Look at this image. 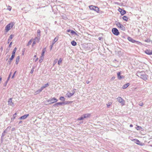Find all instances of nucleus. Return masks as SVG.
<instances>
[{"label":"nucleus","mask_w":152,"mask_h":152,"mask_svg":"<svg viewBox=\"0 0 152 152\" xmlns=\"http://www.w3.org/2000/svg\"><path fill=\"white\" fill-rule=\"evenodd\" d=\"M14 24L13 22H11L8 24L5 27V31L8 32L12 27Z\"/></svg>","instance_id":"obj_1"},{"label":"nucleus","mask_w":152,"mask_h":152,"mask_svg":"<svg viewBox=\"0 0 152 152\" xmlns=\"http://www.w3.org/2000/svg\"><path fill=\"white\" fill-rule=\"evenodd\" d=\"M117 101L121 104L123 106L125 105V101L121 97H118L117 98Z\"/></svg>","instance_id":"obj_2"},{"label":"nucleus","mask_w":152,"mask_h":152,"mask_svg":"<svg viewBox=\"0 0 152 152\" xmlns=\"http://www.w3.org/2000/svg\"><path fill=\"white\" fill-rule=\"evenodd\" d=\"M116 25L119 28L122 30L124 31L125 30V28L124 26L120 23H116Z\"/></svg>","instance_id":"obj_3"},{"label":"nucleus","mask_w":152,"mask_h":152,"mask_svg":"<svg viewBox=\"0 0 152 152\" xmlns=\"http://www.w3.org/2000/svg\"><path fill=\"white\" fill-rule=\"evenodd\" d=\"M89 7L90 10H95L97 12H98L99 11V8L97 7L91 5L89 6Z\"/></svg>","instance_id":"obj_4"},{"label":"nucleus","mask_w":152,"mask_h":152,"mask_svg":"<svg viewBox=\"0 0 152 152\" xmlns=\"http://www.w3.org/2000/svg\"><path fill=\"white\" fill-rule=\"evenodd\" d=\"M112 32L114 35H118L120 33L118 30L115 28H113L112 30Z\"/></svg>","instance_id":"obj_5"},{"label":"nucleus","mask_w":152,"mask_h":152,"mask_svg":"<svg viewBox=\"0 0 152 152\" xmlns=\"http://www.w3.org/2000/svg\"><path fill=\"white\" fill-rule=\"evenodd\" d=\"M145 73L144 72H138L136 74V75L138 77H140L142 76L145 75Z\"/></svg>","instance_id":"obj_6"},{"label":"nucleus","mask_w":152,"mask_h":152,"mask_svg":"<svg viewBox=\"0 0 152 152\" xmlns=\"http://www.w3.org/2000/svg\"><path fill=\"white\" fill-rule=\"evenodd\" d=\"M50 100H51V102H50V103H49V104L53 103L55 102H56L58 101V100L57 99H56L55 97L51 98Z\"/></svg>","instance_id":"obj_7"},{"label":"nucleus","mask_w":152,"mask_h":152,"mask_svg":"<svg viewBox=\"0 0 152 152\" xmlns=\"http://www.w3.org/2000/svg\"><path fill=\"white\" fill-rule=\"evenodd\" d=\"M132 141H134V142L137 144L140 145L141 146L142 145V144L140 143V142L138 140L133 139L132 140Z\"/></svg>","instance_id":"obj_8"},{"label":"nucleus","mask_w":152,"mask_h":152,"mask_svg":"<svg viewBox=\"0 0 152 152\" xmlns=\"http://www.w3.org/2000/svg\"><path fill=\"white\" fill-rule=\"evenodd\" d=\"M63 104H67V103H65V102H59L55 104L53 106L55 107H58V105H62Z\"/></svg>","instance_id":"obj_9"},{"label":"nucleus","mask_w":152,"mask_h":152,"mask_svg":"<svg viewBox=\"0 0 152 152\" xmlns=\"http://www.w3.org/2000/svg\"><path fill=\"white\" fill-rule=\"evenodd\" d=\"M37 37L36 38H38V42H39V39H40V31L39 30H37Z\"/></svg>","instance_id":"obj_10"},{"label":"nucleus","mask_w":152,"mask_h":152,"mask_svg":"<svg viewBox=\"0 0 152 152\" xmlns=\"http://www.w3.org/2000/svg\"><path fill=\"white\" fill-rule=\"evenodd\" d=\"M148 76L145 74V75H144L143 76L141 77L140 78L143 79V80H146L148 79Z\"/></svg>","instance_id":"obj_11"},{"label":"nucleus","mask_w":152,"mask_h":152,"mask_svg":"<svg viewBox=\"0 0 152 152\" xmlns=\"http://www.w3.org/2000/svg\"><path fill=\"white\" fill-rule=\"evenodd\" d=\"M29 115V114H27L26 115H24L22 116L20 118V119H24L26 118Z\"/></svg>","instance_id":"obj_12"},{"label":"nucleus","mask_w":152,"mask_h":152,"mask_svg":"<svg viewBox=\"0 0 152 152\" xmlns=\"http://www.w3.org/2000/svg\"><path fill=\"white\" fill-rule=\"evenodd\" d=\"M145 53L148 55H151L152 54V50H145Z\"/></svg>","instance_id":"obj_13"},{"label":"nucleus","mask_w":152,"mask_h":152,"mask_svg":"<svg viewBox=\"0 0 152 152\" xmlns=\"http://www.w3.org/2000/svg\"><path fill=\"white\" fill-rule=\"evenodd\" d=\"M91 114L89 113L85 114L83 115V116L85 118H89L91 116Z\"/></svg>","instance_id":"obj_14"},{"label":"nucleus","mask_w":152,"mask_h":152,"mask_svg":"<svg viewBox=\"0 0 152 152\" xmlns=\"http://www.w3.org/2000/svg\"><path fill=\"white\" fill-rule=\"evenodd\" d=\"M120 74L121 73L120 72H118L117 73L118 78L120 80L124 77V76H123L121 75Z\"/></svg>","instance_id":"obj_15"},{"label":"nucleus","mask_w":152,"mask_h":152,"mask_svg":"<svg viewBox=\"0 0 152 152\" xmlns=\"http://www.w3.org/2000/svg\"><path fill=\"white\" fill-rule=\"evenodd\" d=\"M9 104L10 105L13 106H14V104L12 102V99L10 98L8 102Z\"/></svg>","instance_id":"obj_16"},{"label":"nucleus","mask_w":152,"mask_h":152,"mask_svg":"<svg viewBox=\"0 0 152 152\" xmlns=\"http://www.w3.org/2000/svg\"><path fill=\"white\" fill-rule=\"evenodd\" d=\"M49 85L48 83H47V84H45L41 88V90H42L44 88H47L49 86Z\"/></svg>","instance_id":"obj_17"},{"label":"nucleus","mask_w":152,"mask_h":152,"mask_svg":"<svg viewBox=\"0 0 152 152\" xmlns=\"http://www.w3.org/2000/svg\"><path fill=\"white\" fill-rule=\"evenodd\" d=\"M14 37V35L13 34H11L8 39V43H9L10 42L11 40V39L13 38V37Z\"/></svg>","instance_id":"obj_18"},{"label":"nucleus","mask_w":152,"mask_h":152,"mask_svg":"<svg viewBox=\"0 0 152 152\" xmlns=\"http://www.w3.org/2000/svg\"><path fill=\"white\" fill-rule=\"evenodd\" d=\"M74 93H67L66 94V95L67 97H68V98H70L71 96H73V95L74 94Z\"/></svg>","instance_id":"obj_19"},{"label":"nucleus","mask_w":152,"mask_h":152,"mask_svg":"<svg viewBox=\"0 0 152 152\" xmlns=\"http://www.w3.org/2000/svg\"><path fill=\"white\" fill-rule=\"evenodd\" d=\"M42 90H41V88L38 89L37 91H36L34 93V94L37 95L39 94Z\"/></svg>","instance_id":"obj_20"},{"label":"nucleus","mask_w":152,"mask_h":152,"mask_svg":"<svg viewBox=\"0 0 152 152\" xmlns=\"http://www.w3.org/2000/svg\"><path fill=\"white\" fill-rule=\"evenodd\" d=\"M38 38H35L34 39V41L33 42L32 44V46L33 47L34 45L36 44V42H38Z\"/></svg>","instance_id":"obj_21"},{"label":"nucleus","mask_w":152,"mask_h":152,"mask_svg":"<svg viewBox=\"0 0 152 152\" xmlns=\"http://www.w3.org/2000/svg\"><path fill=\"white\" fill-rule=\"evenodd\" d=\"M58 37H56L54 39V40L53 42L52 43V45H53L56 42V41H58Z\"/></svg>","instance_id":"obj_22"},{"label":"nucleus","mask_w":152,"mask_h":152,"mask_svg":"<svg viewBox=\"0 0 152 152\" xmlns=\"http://www.w3.org/2000/svg\"><path fill=\"white\" fill-rule=\"evenodd\" d=\"M129 85L130 84L129 83H127V84H126L123 86L122 87V88L123 89H125L126 88H127Z\"/></svg>","instance_id":"obj_23"},{"label":"nucleus","mask_w":152,"mask_h":152,"mask_svg":"<svg viewBox=\"0 0 152 152\" xmlns=\"http://www.w3.org/2000/svg\"><path fill=\"white\" fill-rule=\"evenodd\" d=\"M19 59H20V56H18L17 57L16 59V62L15 63L16 64H17L19 61Z\"/></svg>","instance_id":"obj_24"},{"label":"nucleus","mask_w":152,"mask_h":152,"mask_svg":"<svg viewBox=\"0 0 152 152\" xmlns=\"http://www.w3.org/2000/svg\"><path fill=\"white\" fill-rule=\"evenodd\" d=\"M128 39L129 41H131V42H136V41L135 40L133 39L132 38L130 37H128Z\"/></svg>","instance_id":"obj_25"},{"label":"nucleus","mask_w":152,"mask_h":152,"mask_svg":"<svg viewBox=\"0 0 152 152\" xmlns=\"http://www.w3.org/2000/svg\"><path fill=\"white\" fill-rule=\"evenodd\" d=\"M46 51V48H44L42 50V52L41 54V56H44V54L45 51Z\"/></svg>","instance_id":"obj_26"},{"label":"nucleus","mask_w":152,"mask_h":152,"mask_svg":"<svg viewBox=\"0 0 152 152\" xmlns=\"http://www.w3.org/2000/svg\"><path fill=\"white\" fill-rule=\"evenodd\" d=\"M44 58V56H41L40 57V59L39 60V62L40 63H41L42 62Z\"/></svg>","instance_id":"obj_27"},{"label":"nucleus","mask_w":152,"mask_h":152,"mask_svg":"<svg viewBox=\"0 0 152 152\" xmlns=\"http://www.w3.org/2000/svg\"><path fill=\"white\" fill-rule=\"evenodd\" d=\"M72 45L73 46H75L77 45L76 42L75 41H73L71 42Z\"/></svg>","instance_id":"obj_28"},{"label":"nucleus","mask_w":152,"mask_h":152,"mask_svg":"<svg viewBox=\"0 0 152 152\" xmlns=\"http://www.w3.org/2000/svg\"><path fill=\"white\" fill-rule=\"evenodd\" d=\"M84 116H83V115L80 118H78L77 119V120L78 121H80L81 120H83L84 119Z\"/></svg>","instance_id":"obj_29"},{"label":"nucleus","mask_w":152,"mask_h":152,"mask_svg":"<svg viewBox=\"0 0 152 152\" xmlns=\"http://www.w3.org/2000/svg\"><path fill=\"white\" fill-rule=\"evenodd\" d=\"M15 54H12V56H11V58H10V61H11L12 59L14 58L15 56Z\"/></svg>","instance_id":"obj_30"},{"label":"nucleus","mask_w":152,"mask_h":152,"mask_svg":"<svg viewBox=\"0 0 152 152\" xmlns=\"http://www.w3.org/2000/svg\"><path fill=\"white\" fill-rule=\"evenodd\" d=\"M126 13V11L125 10H122L121 12V15H123Z\"/></svg>","instance_id":"obj_31"},{"label":"nucleus","mask_w":152,"mask_h":152,"mask_svg":"<svg viewBox=\"0 0 152 152\" xmlns=\"http://www.w3.org/2000/svg\"><path fill=\"white\" fill-rule=\"evenodd\" d=\"M125 21H127L128 20V18L126 16H124L122 18Z\"/></svg>","instance_id":"obj_32"},{"label":"nucleus","mask_w":152,"mask_h":152,"mask_svg":"<svg viewBox=\"0 0 152 152\" xmlns=\"http://www.w3.org/2000/svg\"><path fill=\"white\" fill-rule=\"evenodd\" d=\"M62 61V59L61 58H60L58 61V65H60Z\"/></svg>","instance_id":"obj_33"},{"label":"nucleus","mask_w":152,"mask_h":152,"mask_svg":"<svg viewBox=\"0 0 152 152\" xmlns=\"http://www.w3.org/2000/svg\"><path fill=\"white\" fill-rule=\"evenodd\" d=\"M16 50H17V48L15 47L14 49V50L13 51V52H12V54L15 55V53L16 52Z\"/></svg>","instance_id":"obj_34"},{"label":"nucleus","mask_w":152,"mask_h":152,"mask_svg":"<svg viewBox=\"0 0 152 152\" xmlns=\"http://www.w3.org/2000/svg\"><path fill=\"white\" fill-rule=\"evenodd\" d=\"M60 99L63 101H64L65 100V98L63 96H61L60 98Z\"/></svg>","instance_id":"obj_35"},{"label":"nucleus","mask_w":152,"mask_h":152,"mask_svg":"<svg viewBox=\"0 0 152 152\" xmlns=\"http://www.w3.org/2000/svg\"><path fill=\"white\" fill-rule=\"evenodd\" d=\"M142 127L140 126H137L136 127V129L137 130H140L141 129H142Z\"/></svg>","instance_id":"obj_36"},{"label":"nucleus","mask_w":152,"mask_h":152,"mask_svg":"<svg viewBox=\"0 0 152 152\" xmlns=\"http://www.w3.org/2000/svg\"><path fill=\"white\" fill-rule=\"evenodd\" d=\"M32 42V41L31 39L29 40V42H28V43H27V45L29 46V45H30L31 44V43Z\"/></svg>","instance_id":"obj_37"},{"label":"nucleus","mask_w":152,"mask_h":152,"mask_svg":"<svg viewBox=\"0 0 152 152\" xmlns=\"http://www.w3.org/2000/svg\"><path fill=\"white\" fill-rule=\"evenodd\" d=\"M11 9H12L11 7L10 6H9L8 7L7 9L8 10H9V11H10L11 10Z\"/></svg>","instance_id":"obj_38"},{"label":"nucleus","mask_w":152,"mask_h":152,"mask_svg":"<svg viewBox=\"0 0 152 152\" xmlns=\"http://www.w3.org/2000/svg\"><path fill=\"white\" fill-rule=\"evenodd\" d=\"M112 104L111 102H109L107 104V106L108 107Z\"/></svg>","instance_id":"obj_39"},{"label":"nucleus","mask_w":152,"mask_h":152,"mask_svg":"<svg viewBox=\"0 0 152 152\" xmlns=\"http://www.w3.org/2000/svg\"><path fill=\"white\" fill-rule=\"evenodd\" d=\"M34 68H33L31 71V72H30V73H31V74H32L34 72Z\"/></svg>","instance_id":"obj_40"},{"label":"nucleus","mask_w":152,"mask_h":152,"mask_svg":"<svg viewBox=\"0 0 152 152\" xmlns=\"http://www.w3.org/2000/svg\"><path fill=\"white\" fill-rule=\"evenodd\" d=\"M17 114V113H15L13 115V119L14 120L15 117H16V115Z\"/></svg>","instance_id":"obj_41"},{"label":"nucleus","mask_w":152,"mask_h":152,"mask_svg":"<svg viewBox=\"0 0 152 152\" xmlns=\"http://www.w3.org/2000/svg\"><path fill=\"white\" fill-rule=\"evenodd\" d=\"M57 59H56L54 61V62H53V64L54 65L57 62Z\"/></svg>","instance_id":"obj_42"},{"label":"nucleus","mask_w":152,"mask_h":152,"mask_svg":"<svg viewBox=\"0 0 152 152\" xmlns=\"http://www.w3.org/2000/svg\"><path fill=\"white\" fill-rule=\"evenodd\" d=\"M143 105V104L142 102H141L139 103V105L140 106H142Z\"/></svg>","instance_id":"obj_43"},{"label":"nucleus","mask_w":152,"mask_h":152,"mask_svg":"<svg viewBox=\"0 0 152 152\" xmlns=\"http://www.w3.org/2000/svg\"><path fill=\"white\" fill-rule=\"evenodd\" d=\"M16 73V71H15L14 73L13 74V75H12V78H13L14 77V76L15 75V74Z\"/></svg>","instance_id":"obj_44"},{"label":"nucleus","mask_w":152,"mask_h":152,"mask_svg":"<svg viewBox=\"0 0 152 152\" xmlns=\"http://www.w3.org/2000/svg\"><path fill=\"white\" fill-rule=\"evenodd\" d=\"M115 77H113L111 78V80H113L115 79Z\"/></svg>","instance_id":"obj_45"},{"label":"nucleus","mask_w":152,"mask_h":152,"mask_svg":"<svg viewBox=\"0 0 152 152\" xmlns=\"http://www.w3.org/2000/svg\"><path fill=\"white\" fill-rule=\"evenodd\" d=\"M12 42H11L10 43V44L9 45V47L10 48L11 47L12 44Z\"/></svg>","instance_id":"obj_46"},{"label":"nucleus","mask_w":152,"mask_h":152,"mask_svg":"<svg viewBox=\"0 0 152 152\" xmlns=\"http://www.w3.org/2000/svg\"><path fill=\"white\" fill-rule=\"evenodd\" d=\"M47 102L49 103V104L50 103V102H51L50 99H48L47 100Z\"/></svg>","instance_id":"obj_47"},{"label":"nucleus","mask_w":152,"mask_h":152,"mask_svg":"<svg viewBox=\"0 0 152 152\" xmlns=\"http://www.w3.org/2000/svg\"><path fill=\"white\" fill-rule=\"evenodd\" d=\"M71 33L72 34H75V32L73 31H72V30L71 31Z\"/></svg>","instance_id":"obj_48"},{"label":"nucleus","mask_w":152,"mask_h":152,"mask_svg":"<svg viewBox=\"0 0 152 152\" xmlns=\"http://www.w3.org/2000/svg\"><path fill=\"white\" fill-rule=\"evenodd\" d=\"M122 10L120 8L119 9H118V11L119 12H121V11Z\"/></svg>","instance_id":"obj_49"},{"label":"nucleus","mask_w":152,"mask_h":152,"mask_svg":"<svg viewBox=\"0 0 152 152\" xmlns=\"http://www.w3.org/2000/svg\"><path fill=\"white\" fill-rule=\"evenodd\" d=\"M145 41L147 42H149L150 41V40L148 39L147 40H146Z\"/></svg>","instance_id":"obj_50"},{"label":"nucleus","mask_w":152,"mask_h":152,"mask_svg":"<svg viewBox=\"0 0 152 152\" xmlns=\"http://www.w3.org/2000/svg\"><path fill=\"white\" fill-rule=\"evenodd\" d=\"M11 73H10V75H9V77H8V79H7V80H8L10 77V75H11Z\"/></svg>","instance_id":"obj_51"},{"label":"nucleus","mask_w":152,"mask_h":152,"mask_svg":"<svg viewBox=\"0 0 152 152\" xmlns=\"http://www.w3.org/2000/svg\"><path fill=\"white\" fill-rule=\"evenodd\" d=\"M1 80H2V77H0V84L1 83Z\"/></svg>","instance_id":"obj_52"},{"label":"nucleus","mask_w":152,"mask_h":152,"mask_svg":"<svg viewBox=\"0 0 152 152\" xmlns=\"http://www.w3.org/2000/svg\"><path fill=\"white\" fill-rule=\"evenodd\" d=\"M38 58H37L35 60V62H36V61H37V60H38Z\"/></svg>","instance_id":"obj_53"},{"label":"nucleus","mask_w":152,"mask_h":152,"mask_svg":"<svg viewBox=\"0 0 152 152\" xmlns=\"http://www.w3.org/2000/svg\"><path fill=\"white\" fill-rule=\"evenodd\" d=\"M89 83H90L89 81H86V83H87V84H88Z\"/></svg>","instance_id":"obj_54"},{"label":"nucleus","mask_w":152,"mask_h":152,"mask_svg":"<svg viewBox=\"0 0 152 152\" xmlns=\"http://www.w3.org/2000/svg\"><path fill=\"white\" fill-rule=\"evenodd\" d=\"M53 46V45H52H52L50 46V49L51 50L52 49Z\"/></svg>","instance_id":"obj_55"},{"label":"nucleus","mask_w":152,"mask_h":152,"mask_svg":"<svg viewBox=\"0 0 152 152\" xmlns=\"http://www.w3.org/2000/svg\"><path fill=\"white\" fill-rule=\"evenodd\" d=\"M130 127H133L132 125V124H130Z\"/></svg>","instance_id":"obj_56"},{"label":"nucleus","mask_w":152,"mask_h":152,"mask_svg":"<svg viewBox=\"0 0 152 152\" xmlns=\"http://www.w3.org/2000/svg\"><path fill=\"white\" fill-rule=\"evenodd\" d=\"M70 30H67V32H70Z\"/></svg>","instance_id":"obj_57"},{"label":"nucleus","mask_w":152,"mask_h":152,"mask_svg":"<svg viewBox=\"0 0 152 152\" xmlns=\"http://www.w3.org/2000/svg\"><path fill=\"white\" fill-rule=\"evenodd\" d=\"M11 61H10V60H9V63H11Z\"/></svg>","instance_id":"obj_58"},{"label":"nucleus","mask_w":152,"mask_h":152,"mask_svg":"<svg viewBox=\"0 0 152 152\" xmlns=\"http://www.w3.org/2000/svg\"><path fill=\"white\" fill-rule=\"evenodd\" d=\"M36 55H35L34 57V58H36Z\"/></svg>","instance_id":"obj_59"},{"label":"nucleus","mask_w":152,"mask_h":152,"mask_svg":"<svg viewBox=\"0 0 152 152\" xmlns=\"http://www.w3.org/2000/svg\"><path fill=\"white\" fill-rule=\"evenodd\" d=\"M7 81H8V80L6 82V84H7Z\"/></svg>","instance_id":"obj_60"},{"label":"nucleus","mask_w":152,"mask_h":152,"mask_svg":"<svg viewBox=\"0 0 152 152\" xmlns=\"http://www.w3.org/2000/svg\"><path fill=\"white\" fill-rule=\"evenodd\" d=\"M4 134H3H3H2V136H4Z\"/></svg>","instance_id":"obj_61"},{"label":"nucleus","mask_w":152,"mask_h":152,"mask_svg":"<svg viewBox=\"0 0 152 152\" xmlns=\"http://www.w3.org/2000/svg\"><path fill=\"white\" fill-rule=\"evenodd\" d=\"M99 40H100L101 39V38L100 37H99Z\"/></svg>","instance_id":"obj_62"},{"label":"nucleus","mask_w":152,"mask_h":152,"mask_svg":"<svg viewBox=\"0 0 152 152\" xmlns=\"http://www.w3.org/2000/svg\"><path fill=\"white\" fill-rule=\"evenodd\" d=\"M6 85H7V84H5L4 86H6Z\"/></svg>","instance_id":"obj_63"}]
</instances>
